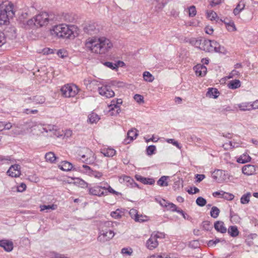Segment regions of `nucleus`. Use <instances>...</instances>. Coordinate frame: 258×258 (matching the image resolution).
<instances>
[{
  "label": "nucleus",
  "mask_w": 258,
  "mask_h": 258,
  "mask_svg": "<svg viewBox=\"0 0 258 258\" xmlns=\"http://www.w3.org/2000/svg\"><path fill=\"white\" fill-rule=\"evenodd\" d=\"M156 150V147L154 145L149 146L146 149L147 154L148 155H152L154 153Z\"/></svg>",
  "instance_id": "864d4df0"
},
{
  "label": "nucleus",
  "mask_w": 258,
  "mask_h": 258,
  "mask_svg": "<svg viewBox=\"0 0 258 258\" xmlns=\"http://www.w3.org/2000/svg\"><path fill=\"white\" fill-rule=\"evenodd\" d=\"M59 167L62 170L67 171L71 170L73 168V166L71 163L64 161L61 162L60 164L59 165Z\"/></svg>",
  "instance_id": "4be33fe9"
},
{
  "label": "nucleus",
  "mask_w": 258,
  "mask_h": 258,
  "mask_svg": "<svg viewBox=\"0 0 258 258\" xmlns=\"http://www.w3.org/2000/svg\"><path fill=\"white\" fill-rule=\"evenodd\" d=\"M24 102L26 104L30 105V106L34 105L33 97H29L24 99Z\"/></svg>",
  "instance_id": "69168bd1"
},
{
  "label": "nucleus",
  "mask_w": 258,
  "mask_h": 258,
  "mask_svg": "<svg viewBox=\"0 0 258 258\" xmlns=\"http://www.w3.org/2000/svg\"><path fill=\"white\" fill-rule=\"evenodd\" d=\"M137 132V130L135 128H132L129 130L127 134V138L124 141V143H125V144H128L130 142L136 139L138 135Z\"/></svg>",
  "instance_id": "a211bd4d"
},
{
  "label": "nucleus",
  "mask_w": 258,
  "mask_h": 258,
  "mask_svg": "<svg viewBox=\"0 0 258 258\" xmlns=\"http://www.w3.org/2000/svg\"><path fill=\"white\" fill-rule=\"evenodd\" d=\"M38 112V111L37 109L32 110V109H28V108H26V109H24V110L23 111V112L24 113L26 114H29L30 113H31V114H36Z\"/></svg>",
  "instance_id": "338daca9"
},
{
  "label": "nucleus",
  "mask_w": 258,
  "mask_h": 258,
  "mask_svg": "<svg viewBox=\"0 0 258 258\" xmlns=\"http://www.w3.org/2000/svg\"><path fill=\"white\" fill-rule=\"evenodd\" d=\"M7 174L12 177H19L21 174L20 166L18 164L12 165L7 171Z\"/></svg>",
  "instance_id": "9b49d317"
},
{
  "label": "nucleus",
  "mask_w": 258,
  "mask_h": 258,
  "mask_svg": "<svg viewBox=\"0 0 258 258\" xmlns=\"http://www.w3.org/2000/svg\"><path fill=\"white\" fill-rule=\"evenodd\" d=\"M121 178H122L124 182H126V186L131 187L133 183L134 182V180L132 178L128 176L124 175L120 178V179Z\"/></svg>",
  "instance_id": "4c0bfd02"
},
{
  "label": "nucleus",
  "mask_w": 258,
  "mask_h": 258,
  "mask_svg": "<svg viewBox=\"0 0 258 258\" xmlns=\"http://www.w3.org/2000/svg\"><path fill=\"white\" fill-rule=\"evenodd\" d=\"M103 186L96 185L93 187L89 186L88 187V192L90 195L97 196L99 197L106 196L107 195V191H102Z\"/></svg>",
  "instance_id": "0eeeda50"
},
{
  "label": "nucleus",
  "mask_w": 258,
  "mask_h": 258,
  "mask_svg": "<svg viewBox=\"0 0 258 258\" xmlns=\"http://www.w3.org/2000/svg\"><path fill=\"white\" fill-rule=\"evenodd\" d=\"M52 256L54 258H69L67 256H65L63 254L58 253L55 252H52Z\"/></svg>",
  "instance_id": "774afa93"
},
{
  "label": "nucleus",
  "mask_w": 258,
  "mask_h": 258,
  "mask_svg": "<svg viewBox=\"0 0 258 258\" xmlns=\"http://www.w3.org/2000/svg\"><path fill=\"white\" fill-rule=\"evenodd\" d=\"M207 17L210 19L211 21L216 20L218 21L219 20V18L216 12L213 11H210L207 12Z\"/></svg>",
  "instance_id": "473e14b6"
},
{
  "label": "nucleus",
  "mask_w": 258,
  "mask_h": 258,
  "mask_svg": "<svg viewBox=\"0 0 258 258\" xmlns=\"http://www.w3.org/2000/svg\"><path fill=\"white\" fill-rule=\"evenodd\" d=\"M89 175L94 176L96 178H100L102 176L103 174L101 172L93 170Z\"/></svg>",
  "instance_id": "bf43d9fd"
},
{
  "label": "nucleus",
  "mask_w": 258,
  "mask_h": 258,
  "mask_svg": "<svg viewBox=\"0 0 258 258\" xmlns=\"http://www.w3.org/2000/svg\"><path fill=\"white\" fill-rule=\"evenodd\" d=\"M238 108L241 111H246V110H251V105H250V103L245 102L239 104L238 105Z\"/></svg>",
  "instance_id": "72a5a7b5"
},
{
  "label": "nucleus",
  "mask_w": 258,
  "mask_h": 258,
  "mask_svg": "<svg viewBox=\"0 0 258 258\" xmlns=\"http://www.w3.org/2000/svg\"><path fill=\"white\" fill-rule=\"evenodd\" d=\"M251 196L250 192H247L246 194L243 195L241 199L240 202L242 204H248L249 202V198Z\"/></svg>",
  "instance_id": "a19ab883"
},
{
  "label": "nucleus",
  "mask_w": 258,
  "mask_h": 258,
  "mask_svg": "<svg viewBox=\"0 0 258 258\" xmlns=\"http://www.w3.org/2000/svg\"><path fill=\"white\" fill-rule=\"evenodd\" d=\"M104 64L112 70H116L118 68V65L116 63H113L111 62H105Z\"/></svg>",
  "instance_id": "5fc2aeb1"
},
{
  "label": "nucleus",
  "mask_w": 258,
  "mask_h": 258,
  "mask_svg": "<svg viewBox=\"0 0 258 258\" xmlns=\"http://www.w3.org/2000/svg\"><path fill=\"white\" fill-rule=\"evenodd\" d=\"M54 125L50 124L45 125L43 127L42 129L46 133H48L49 131L51 132L53 131L54 130Z\"/></svg>",
  "instance_id": "0e129e2a"
},
{
  "label": "nucleus",
  "mask_w": 258,
  "mask_h": 258,
  "mask_svg": "<svg viewBox=\"0 0 258 258\" xmlns=\"http://www.w3.org/2000/svg\"><path fill=\"white\" fill-rule=\"evenodd\" d=\"M158 245V241L156 239V237L151 234L150 238L147 241L146 246L150 250H153L156 248Z\"/></svg>",
  "instance_id": "dca6fc26"
},
{
  "label": "nucleus",
  "mask_w": 258,
  "mask_h": 258,
  "mask_svg": "<svg viewBox=\"0 0 258 258\" xmlns=\"http://www.w3.org/2000/svg\"><path fill=\"white\" fill-rule=\"evenodd\" d=\"M224 23L226 24L227 29L229 31L233 32L236 31V28L233 22L230 21L229 23L224 22Z\"/></svg>",
  "instance_id": "c03bdc74"
},
{
  "label": "nucleus",
  "mask_w": 258,
  "mask_h": 258,
  "mask_svg": "<svg viewBox=\"0 0 258 258\" xmlns=\"http://www.w3.org/2000/svg\"><path fill=\"white\" fill-rule=\"evenodd\" d=\"M98 92L101 96H105L106 98H111L114 96V91L110 89L109 86H103L99 87Z\"/></svg>",
  "instance_id": "1a4fd4ad"
},
{
  "label": "nucleus",
  "mask_w": 258,
  "mask_h": 258,
  "mask_svg": "<svg viewBox=\"0 0 258 258\" xmlns=\"http://www.w3.org/2000/svg\"><path fill=\"white\" fill-rule=\"evenodd\" d=\"M72 26L61 24L55 26L51 30L52 35H55L58 38H71L74 37L73 30L71 29Z\"/></svg>",
  "instance_id": "7ed1b4c3"
},
{
  "label": "nucleus",
  "mask_w": 258,
  "mask_h": 258,
  "mask_svg": "<svg viewBox=\"0 0 258 258\" xmlns=\"http://www.w3.org/2000/svg\"><path fill=\"white\" fill-rule=\"evenodd\" d=\"M99 119V116L94 112L91 113L88 116V120L91 123H96Z\"/></svg>",
  "instance_id": "7c9ffc66"
},
{
  "label": "nucleus",
  "mask_w": 258,
  "mask_h": 258,
  "mask_svg": "<svg viewBox=\"0 0 258 258\" xmlns=\"http://www.w3.org/2000/svg\"><path fill=\"white\" fill-rule=\"evenodd\" d=\"M197 11L195 6H192L188 8V15L190 17H193L196 16Z\"/></svg>",
  "instance_id": "3c124183"
},
{
  "label": "nucleus",
  "mask_w": 258,
  "mask_h": 258,
  "mask_svg": "<svg viewBox=\"0 0 258 258\" xmlns=\"http://www.w3.org/2000/svg\"><path fill=\"white\" fill-rule=\"evenodd\" d=\"M195 73L197 76L203 77L206 75L207 72V68L203 64H199L194 68Z\"/></svg>",
  "instance_id": "f3484780"
},
{
  "label": "nucleus",
  "mask_w": 258,
  "mask_h": 258,
  "mask_svg": "<svg viewBox=\"0 0 258 258\" xmlns=\"http://www.w3.org/2000/svg\"><path fill=\"white\" fill-rule=\"evenodd\" d=\"M86 47L92 52L97 54H105L113 46L110 40L105 37H92L87 39Z\"/></svg>",
  "instance_id": "f257e3e1"
},
{
  "label": "nucleus",
  "mask_w": 258,
  "mask_h": 258,
  "mask_svg": "<svg viewBox=\"0 0 258 258\" xmlns=\"http://www.w3.org/2000/svg\"><path fill=\"white\" fill-rule=\"evenodd\" d=\"M129 214L131 218L134 220H135V218H137V217L139 216L138 211L135 209H131L129 212Z\"/></svg>",
  "instance_id": "6e6d98bb"
},
{
  "label": "nucleus",
  "mask_w": 258,
  "mask_h": 258,
  "mask_svg": "<svg viewBox=\"0 0 258 258\" xmlns=\"http://www.w3.org/2000/svg\"><path fill=\"white\" fill-rule=\"evenodd\" d=\"M220 213V210L215 206H214L212 208L211 212H210V215L211 216L214 218H217Z\"/></svg>",
  "instance_id": "58836bf2"
},
{
  "label": "nucleus",
  "mask_w": 258,
  "mask_h": 258,
  "mask_svg": "<svg viewBox=\"0 0 258 258\" xmlns=\"http://www.w3.org/2000/svg\"><path fill=\"white\" fill-rule=\"evenodd\" d=\"M148 220V217L146 215H143L142 214H139V216L137 217V218H135V221L137 222H146Z\"/></svg>",
  "instance_id": "79ce46f5"
},
{
  "label": "nucleus",
  "mask_w": 258,
  "mask_h": 258,
  "mask_svg": "<svg viewBox=\"0 0 258 258\" xmlns=\"http://www.w3.org/2000/svg\"><path fill=\"white\" fill-rule=\"evenodd\" d=\"M105 184L106 186H103L102 189L107 190V193L109 192L117 196L121 195V193L114 190L108 183H106Z\"/></svg>",
  "instance_id": "c9c22d12"
},
{
  "label": "nucleus",
  "mask_w": 258,
  "mask_h": 258,
  "mask_svg": "<svg viewBox=\"0 0 258 258\" xmlns=\"http://www.w3.org/2000/svg\"><path fill=\"white\" fill-rule=\"evenodd\" d=\"M215 229L219 232L225 233L227 231V228L224 226V223L221 221H217L214 223Z\"/></svg>",
  "instance_id": "412c9836"
},
{
  "label": "nucleus",
  "mask_w": 258,
  "mask_h": 258,
  "mask_svg": "<svg viewBox=\"0 0 258 258\" xmlns=\"http://www.w3.org/2000/svg\"><path fill=\"white\" fill-rule=\"evenodd\" d=\"M220 241V240L219 238H216L215 240H211L209 241L208 243V245L209 247H213L216 245V244L219 243Z\"/></svg>",
  "instance_id": "052dcab7"
},
{
  "label": "nucleus",
  "mask_w": 258,
  "mask_h": 258,
  "mask_svg": "<svg viewBox=\"0 0 258 258\" xmlns=\"http://www.w3.org/2000/svg\"><path fill=\"white\" fill-rule=\"evenodd\" d=\"M114 236V233L113 231L99 232L97 240L101 242H105L111 239Z\"/></svg>",
  "instance_id": "9d476101"
},
{
  "label": "nucleus",
  "mask_w": 258,
  "mask_h": 258,
  "mask_svg": "<svg viewBox=\"0 0 258 258\" xmlns=\"http://www.w3.org/2000/svg\"><path fill=\"white\" fill-rule=\"evenodd\" d=\"M251 160V157L246 154H243L241 155L237 160L238 163L244 164L246 162H249Z\"/></svg>",
  "instance_id": "c85d7f7f"
},
{
  "label": "nucleus",
  "mask_w": 258,
  "mask_h": 258,
  "mask_svg": "<svg viewBox=\"0 0 258 258\" xmlns=\"http://www.w3.org/2000/svg\"><path fill=\"white\" fill-rule=\"evenodd\" d=\"M112 223L110 221L101 222L98 226L99 232L113 231L110 229Z\"/></svg>",
  "instance_id": "4468645a"
},
{
  "label": "nucleus",
  "mask_w": 258,
  "mask_h": 258,
  "mask_svg": "<svg viewBox=\"0 0 258 258\" xmlns=\"http://www.w3.org/2000/svg\"><path fill=\"white\" fill-rule=\"evenodd\" d=\"M52 16H50L46 12H42L36 15L35 17L27 21L28 25L32 27L35 26L37 27H41L48 24L50 21L53 20Z\"/></svg>",
  "instance_id": "20e7f679"
},
{
  "label": "nucleus",
  "mask_w": 258,
  "mask_h": 258,
  "mask_svg": "<svg viewBox=\"0 0 258 258\" xmlns=\"http://www.w3.org/2000/svg\"><path fill=\"white\" fill-rule=\"evenodd\" d=\"M234 196L233 194L224 191V193L222 194V198L227 200L231 201L234 199Z\"/></svg>",
  "instance_id": "8fccbe9b"
},
{
  "label": "nucleus",
  "mask_w": 258,
  "mask_h": 258,
  "mask_svg": "<svg viewBox=\"0 0 258 258\" xmlns=\"http://www.w3.org/2000/svg\"><path fill=\"white\" fill-rule=\"evenodd\" d=\"M241 86V82L239 80L235 79L229 81L227 84V86L229 89H236Z\"/></svg>",
  "instance_id": "5701e85b"
},
{
  "label": "nucleus",
  "mask_w": 258,
  "mask_h": 258,
  "mask_svg": "<svg viewBox=\"0 0 258 258\" xmlns=\"http://www.w3.org/2000/svg\"><path fill=\"white\" fill-rule=\"evenodd\" d=\"M219 92L216 88H209L207 95L213 98H217L218 97Z\"/></svg>",
  "instance_id": "a878e982"
},
{
  "label": "nucleus",
  "mask_w": 258,
  "mask_h": 258,
  "mask_svg": "<svg viewBox=\"0 0 258 258\" xmlns=\"http://www.w3.org/2000/svg\"><path fill=\"white\" fill-rule=\"evenodd\" d=\"M0 247H3L5 251L10 252L13 249V243L10 240L2 239L0 240Z\"/></svg>",
  "instance_id": "ddd939ff"
},
{
  "label": "nucleus",
  "mask_w": 258,
  "mask_h": 258,
  "mask_svg": "<svg viewBox=\"0 0 258 258\" xmlns=\"http://www.w3.org/2000/svg\"><path fill=\"white\" fill-rule=\"evenodd\" d=\"M183 186V180L178 178L177 180L174 181L173 184V188L174 190L179 189L180 187Z\"/></svg>",
  "instance_id": "49530a36"
},
{
  "label": "nucleus",
  "mask_w": 258,
  "mask_h": 258,
  "mask_svg": "<svg viewBox=\"0 0 258 258\" xmlns=\"http://www.w3.org/2000/svg\"><path fill=\"white\" fill-rule=\"evenodd\" d=\"M122 103L121 99H113L109 105L110 111H114L115 113L114 115H117L120 112V105Z\"/></svg>",
  "instance_id": "6e6552de"
},
{
  "label": "nucleus",
  "mask_w": 258,
  "mask_h": 258,
  "mask_svg": "<svg viewBox=\"0 0 258 258\" xmlns=\"http://www.w3.org/2000/svg\"><path fill=\"white\" fill-rule=\"evenodd\" d=\"M58 56L62 58H64L68 56V52L63 49H59L57 51Z\"/></svg>",
  "instance_id": "09e8293b"
},
{
  "label": "nucleus",
  "mask_w": 258,
  "mask_h": 258,
  "mask_svg": "<svg viewBox=\"0 0 258 258\" xmlns=\"http://www.w3.org/2000/svg\"><path fill=\"white\" fill-rule=\"evenodd\" d=\"M167 3V0H163L161 3H159L156 6V9L161 10Z\"/></svg>",
  "instance_id": "680f3d73"
},
{
  "label": "nucleus",
  "mask_w": 258,
  "mask_h": 258,
  "mask_svg": "<svg viewBox=\"0 0 258 258\" xmlns=\"http://www.w3.org/2000/svg\"><path fill=\"white\" fill-rule=\"evenodd\" d=\"M256 169L254 165L247 164L244 165L242 168V173L247 175H251L255 172Z\"/></svg>",
  "instance_id": "6ab92c4d"
},
{
  "label": "nucleus",
  "mask_w": 258,
  "mask_h": 258,
  "mask_svg": "<svg viewBox=\"0 0 258 258\" xmlns=\"http://www.w3.org/2000/svg\"><path fill=\"white\" fill-rule=\"evenodd\" d=\"M41 211H43L45 210H54L57 208V206L54 204H52L51 205H42L40 206Z\"/></svg>",
  "instance_id": "a18cd8bd"
},
{
  "label": "nucleus",
  "mask_w": 258,
  "mask_h": 258,
  "mask_svg": "<svg viewBox=\"0 0 258 258\" xmlns=\"http://www.w3.org/2000/svg\"><path fill=\"white\" fill-rule=\"evenodd\" d=\"M168 178V176H161L159 179L157 181V184L161 186H167L168 184L167 181V179Z\"/></svg>",
  "instance_id": "f704fd0d"
},
{
  "label": "nucleus",
  "mask_w": 258,
  "mask_h": 258,
  "mask_svg": "<svg viewBox=\"0 0 258 258\" xmlns=\"http://www.w3.org/2000/svg\"><path fill=\"white\" fill-rule=\"evenodd\" d=\"M45 158L47 161L51 163H54L55 161L57 159V157L55 156L54 153L52 152L47 153L45 154Z\"/></svg>",
  "instance_id": "bb28decb"
},
{
  "label": "nucleus",
  "mask_w": 258,
  "mask_h": 258,
  "mask_svg": "<svg viewBox=\"0 0 258 258\" xmlns=\"http://www.w3.org/2000/svg\"><path fill=\"white\" fill-rule=\"evenodd\" d=\"M134 98L138 103H140L144 102L143 96L140 94L135 95Z\"/></svg>",
  "instance_id": "e2e57ef3"
},
{
  "label": "nucleus",
  "mask_w": 258,
  "mask_h": 258,
  "mask_svg": "<svg viewBox=\"0 0 258 258\" xmlns=\"http://www.w3.org/2000/svg\"><path fill=\"white\" fill-rule=\"evenodd\" d=\"M136 179L143 184L152 185L155 183V180L152 178L144 177L140 175L136 174L135 175Z\"/></svg>",
  "instance_id": "aec40b11"
},
{
  "label": "nucleus",
  "mask_w": 258,
  "mask_h": 258,
  "mask_svg": "<svg viewBox=\"0 0 258 258\" xmlns=\"http://www.w3.org/2000/svg\"><path fill=\"white\" fill-rule=\"evenodd\" d=\"M201 50L206 52L215 51L219 53H224L225 50L223 46H221L218 42L214 40L204 39Z\"/></svg>",
  "instance_id": "39448f33"
},
{
  "label": "nucleus",
  "mask_w": 258,
  "mask_h": 258,
  "mask_svg": "<svg viewBox=\"0 0 258 258\" xmlns=\"http://www.w3.org/2000/svg\"><path fill=\"white\" fill-rule=\"evenodd\" d=\"M244 7L245 4L243 2H240L233 10V14L234 15L236 16L239 14V13L244 9Z\"/></svg>",
  "instance_id": "2f4dec72"
},
{
  "label": "nucleus",
  "mask_w": 258,
  "mask_h": 258,
  "mask_svg": "<svg viewBox=\"0 0 258 258\" xmlns=\"http://www.w3.org/2000/svg\"><path fill=\"white\" fill-rule=\"evenodd\" d=\"M203 228L205 230H209L212 228L211 223L209 221H205L202 223Z\"/></svg>",
  "instance_id": "4d7b16f0"
},
{
  "label": "nucleus",
  "mask_w": 258,
  "mask_h": 258,
  "mask_svg": "<svg viewBox=\"0 0 258 258\" xmlns=\"http://www.w3.org/2000/svg\"><path fill=\"white\" fill-rule=\"evenodd\" d=\"M101 153L106 157H112L116 153L115 150L112 148L104 149L102 150Z\"/></svg>",
  "instance_id": "cd10ccee"
},
{
  "label": "nucleus",
  "mask_w": 258,
  "mask_h": 258,
  "mask_svg": "<svg viewBox=\"0 0 258 258\" xmlns=\"http://www.w3.org/2000/svg\"><path fill=\"white\" fill-rule=\"evenodd\" d=\"M105 184L106 186H103L102 189L107 190V193L109 192L117 196L121 195V193L114 190L108 183H106Z\"/></svg>",
  "instance_id": "e433bc0d"
},
{
  "label": "nucleus",
  "mask_w": 258,
  "mask_h": 258,
  "mask_svg": "<svg viewBox=\"0 0 258 258\" xmlns=\"http://www.w3.org/2000/svg\"><path fill=\"white\" fill-rule=\"evenodd\" d=\"M60 91L64 97H73L78 94L79 89L75 85L67 84L61 87Z\"/></svg>",
  "instance_id": "423d86ee"
},
{
  "label": "nucleus",
  "mask_w": 258,
  "mask_h": 258,
  "mask_svg": "<svg viewBox=\"0 0 258 258\" xmlns=\"http://www.w3.org/2000/svg\"><path fill=\"white\" fill-rule=\"evenodd\" d=\"M228 233L231 237H235L239 235V232L237 226H230L228 229Z\"/></svg>",
  "instance_id": "b1692460"
},
{
  "label": "nucleus",
  "mask_w": 258,
  "mask_h": 258,
  "mask_svg": "<svg viewBox=\"0 0 258 258\" xmlns=\"http://www.w3.org/2000/svg\"><path fill=\"white\" fill-rule=\"evenodd\" d=\"M196 202V204L200 207H203L207 204L206 200L202 197H198L197 199Z\"/></svg>",
  "instance_id": "37998d69"
},
{
  "label": "nucleus",
  "mask_w": 258,
  "mask_h": 258,
  "mask_svg": "<svg viewBox=\"0 0 258 258\" xmlns=\"http://www.w3.org/2000/svg\"><path fill=\"white\" fill-rule=\"evenodd\" d=\"M110 215L115 219H118L121 217V212L119 209H117L115 211L111 213Z\"/></svg>",
  "instance_id": "de8ad7c7"
},
{
  "label": "nucleus",
  "mask_w": 258,
  "mask_h": 258,
  "mask_svg": "<svg viewBox=\"0 0 258 258\" xmlns=\"http://www.w3.org/2000/svg\"><path fill=\"white\" fill-rule=\"evenodd\" d=\"M94 155L93 153L88 149L87 150L86 154L80 155L81 158L85 159L84 162L86 164H91L94 162L95 160Z\"/></svg>",
  "instance_id": "2eb2a0df"
},
{
  "label": "nucleus",
  "mask_w": 258,
  "mask_h": 258,
  "mask_svg": "<svg viewBox=\"0 0 258 258\" xmlns=\"http://www.w3.org/2000/svg\"><path fill=\"white\" fill-rule=\"evenodd\" d=\"M76 182L79 184L80 186H81L82 188L87 187L88 188V187H89L88 186V184L87 182H86L84 180L78 178L77 179Z\"/></svg>",
  "instance_id": "603ef678"
},
{
  "label": "nucleus",
  "mask_w": 258,
  "mask_h": 258,
  "mask_svg": "<svg viewBox=\"0 0 258 258\" xmlns=\"http://www.w3.org/2000/svg\"><path fill=\"white\" fill-rule=\"evenodd\" d=\"M13 5L9 2H5L0 5V24H5L10 18L14 16Z\"/></svg>",
  "instance_id": "f03ea898"
},
{
  "label": "nucleus",
  "mask_w": 258,
  "mask_h": 258,
  "mask_svg": "<svg viewBox=\"0 0 258 258\" xmlns=\"http://www.w3.org/2000/svg\"><path fill=\"white\" fill-rule=\"evenodd\" d=\"M84 31L85 33L92 35L98 34L99 30L95 24H89L84 27Z\"/></svg>",
  "instance_id": "f8f14e48"
},
{
  "label": "nucleus",
  "mask_w": 258,
  "mask_h": 258,
  "mask_svg": "<svg viewBox=\"0 0 258 258\" xmlns=\"http://www.w3.org/2000/svg\"><path fill=\"white\" fill-rule=\"evenodd\" d=\"M34 104H41L45 102V98L43 96H33Z\"/></svg>",
  "instance_id": "c756f323"
},
{
  "label": "nucleus",
  "mask_w": 258,
  "mask_h": 258,
  "mask_svg": "<svg viewBox=\"0 0 258 258\" xmlns=\"http://www.w3.org/2000/svg\"><path fill=\"white\" fill-rule=\"evenodd\" d=\"M6 42V35L3 32L0 31V46H2Z\"/></svg>",
  "instance_id": "13d9d810"
},
{
  "label": "nucleus",
  "mask_w": 258,
  "mask_h": 258,
  "mask_svg": "<svg viewBox=\"0 0 258 258\" xmlns=\"http://www.w3.org/2000/svg\"><path fill=\"white\" fill-rule=\"evenodd\" d=\"M203 42V40L201 39H197L196 38H192L189 40V43L193 46L201 49V47L202 46Z\"/></svg>",
  "instance_id": "393cba45"
},
{
  "label": "nucleus",
  "mask_w": 258,
  "mask_h": 258,
  "mask_svg": "<svg viewBox=\"0 0 258 258\" xmlns=\"http://www.w3.org/2000/svg\"><path fill=\"white\" fill-rule=\"evenodd\" d=\"M143 77L146 81L149 82H152L154 79V77L149 72H145L143 74Z\"/></svg>",
  "instance_id": "ea45409f"
}]
</instances>
